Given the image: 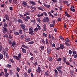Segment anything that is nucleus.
Here are the masks:
<instances>
[{"mask_svg":"<svg viewBox=\"0 0 77 77\" xmlns=\"http://www.w3.org/2000/svg\"><path fill=\"white\" fill-rule=\"evenodd\" d=\"M49 21V19L48 17H45L43 18V22L46 23L48 22Z\"/></svg>","mask_w":77,"mask_h":77,"instance_id":"1","label":"nucleus"},{"mask_svg":"<svg viewBox=\"0 0 77 77\" xmlns=\"http://www.w3.org/2000/svg\"><path fill=\"white\" fill-rule=\"evenodd\" d=\"M63 68V67L61 66H59L57 68V70L60 72H62V70L61 69Z\"/></svg>","mask_w":77,"mask_h":77,"instance_id":"2","label":"nucleus"},{"mask_svg":"<svg viewBox=\"0 0 77 77\" xmlns=\"http://www.w3.org/2000/svg\"><path fill=\"white\" fill-rule=\"evenodd\" d=\"M47 52L48 54H50L51 52V48L50 47H47Z\"/></svg>","mask_w":77,"mask_h":77,"instance_id":"3","label":"nucleus"},{"mask_svg":"<svg viewBox=\"0 0 77 77\" xmlns=\"http://www.w3.org/2000/svg\"><path fill=\"white\" fill-rule=\"evenodd\" d=\"M3 29L2 30V32L3 33L5 34L6 32H8L7 29L3 27Z\"/></svg>","mask_w":77,"mask_h":77,"instance_id":"4","label":"nucleus"},{"mask_svg":"<svg viewBox=\"0 0 77 77\" xmlns=\"http://www.w3.org/2000/svg\"><path fill=\"white\" fill-rule=\"evenodd\" d=\"M34 32V31H33V28H30L29 29V32H28L29 33H33Z\"/></svg>","mask_w":77,"mask_h":77,"instance_id":"5","label":"nucleus"},{"mask_svg":"<svg viewBox=\"0 0 77 77\" xmlns=\"http://www.w3.org/2000/svg\"><path fill=\"white\" fill-rule=\"evenodd\" d=\"M41 68L39 66L38 67V69L36 70V72H38V73H41Z\"/></svg>","mask_w":77,"mask_h":77,"instance_id":"6","label":"nucleus"},{"mask_svg":"<svg viewBox=\"0 0 77 77\" xmlns=\"http://www.w3.org/2000/svg\"><path fill=\"white\" fill-rule=\"evenodd\" d=\"M25 42H28L30 41V38H25Z\"/></svg>","mask_w":77,"mask_h":77,"instance_id":"7","label":"nucleus"},{"mask_svg":"<svg viewBox=\"0 0 77 77\" xmlns=\"http://www.w3.org/2000/svg\"><path fill=\"white\" fill-rule=\"evenodd\" d=\"M29 3L34 5H36V3L35 2H33V1H29Z\"/></svg>","mask_w":77,"mask_h":77,"instance_id":"8","label":"nucleus"},{"mask_svg":"<svg viewBox=\"0 0 77 77\" xmlns=\"http://www.w3.org/2000/svg\"><path fill=\"white\" fill-rule=\"evenodd\" d=\"M20 26L23 29H24L26 27L25 26L24 24H21L20 25Z\"/></svg>","mask_w":77,"mask_h":77,"instance_id":"9","label":"nucleus"},{"mask_svg":"<svg viewBox=\"0 0 77 77\" xmlns=\"http://www.w3.org/2000/svg\"><path fill=\"white\" fill-rule=\"evenodd\" d=\"M21 48L22 49V52L24 54L26 53V51L25 49L23 48L22 47H21Z\"/></svg>","mask_w":77,"mask_h":77,"instance_id":"10","label":"nucleus"},{"mask_svg":"<svg viewBox=\"0 0 77 77\" xmlns=\"http://www.w3.org/2000/svg\"><path fill=\"white\" fill-rule=\"evenodd\" d=\"M60 49H63L64 48V45H62L61 44H60Z\"/></svg>","mask_w":77,"mask_h":77,"instance_id":"11","label":"nucleus"},{"mask_svg":"<svg viewBox=\"0 0 77 77\" xmlns=\"http://www.w3.org/2000/svg\"><path fill=\"white\" fill-rule=\"evenodd\" d=\"M13 57L14 59L17 60H20V59L19 58H18V57L17 56L14 55L13 56Z\"/></svg>","mask_w":77,"mask_h":77,"instance_id":"12","label":"nucleus"},{"mask_svg":"<svg viewBox=\"0 0 77 77\" xmlns=\"http://www.w3.org/2000/svg\"><path fill=\"white\" fill-rule=\"evenodd\" d=\"M17 21L19 23H23V21L21 19H18L17 20Z\"/></svg>","mask_w":77,"mask_h":77,"instance_id":"13","label":"nucleus"},{"mask_svg":"<svg viewBox=\"0 0 77 77\" xmlns=\"http://www.w3.org/2000/svg\"><path fill=\"white\" fill-rule=\"evenodd\" d=\"M14 34L15 35H19L20 33L17 32H14Z\"/></svg>","mask_w":77,"mask_h":77,"instance_id":"14","label":"nucleus"},{"mask_svg":"<svg viewBox=\"0 0 77 77\" xmlns=\"http://www.w3.org/2000/svg\"><path fill=\"white\" fill-rule=\"evenodd\" d=\"M40 48L41 49V50L42 51L44 50V47L43 46H41L40 47Z\"/></svg>","mask_w":77,"mask_h":77,"instance_id":"15","label":"nucleus"},{"mask_svg":"<svg viewBox=\"0 0 77 77\" xmlns=\"http://www.w3.org/2000/svg\"><path fill=\"white\" fill-rule=\"evenodd\" d=\"M65 45H66V46L68 47L70 46V44H69L68 43L66 42H65Z\"/></svg>","mask_w":77,"mask_h":77,"instance_id":"16","label":"nucleus"},{"mask_svg":"<svg viewBox=\"0 0 77 77\" xmlns=\"http://www.w3.org/2000/svg\"><path fill=\"white\" fill-rule=\"evenodd\" d=\"M18 56L19 59H20L22 57H21V53L19 54H18Z\"/></svg>","mask_w":77,"mask_h":77,"instance_id":"17","label":"nucleus"},{"mask_svg":"<svg viewBox=\"0 0 77 77\" xmlns=\"http://www.w3.org/2000/svg\"><path fill=\"white\" fill-rule=\"evenodd\" d=\"M23 31L26 32H28V29L27 28H26L25 29H23Z\"/></svg>","mask_w":77,"mask_h":77,"instance_id":"18","label":"nucleus"},{"mask_svg":"<svg viewBox=\"0 0 77 77\" xmlns=\"http://www.w3.org/2000/svg\"><path fill=\"white\" fill-rule=\"evenodd\" d=\"M9 74L8 73H5L4 75V76H5L6 77H7L9 76Z\"/></svg>","mask_w":77,"mask_h":77,"instance_id":"19","label":"nucleus"},{"mask_svg":"<svg viewBox=\"0 0 77 77\" xmlns=\"http://www.w3.org/2000/svg\"><path fill=\"white\" fill-rule=\"evenodd\" d=\"M63 61L64 62V63H66V58L65 57H63Z\"/></svg>","mask_w":77,"mask_h":77,"instance_id":"20","label":"nucleus"},{"mask_svg":"<svg viewBox=\"0 0 77 77\" xmlns=\"http://www.w3.org/2000/svg\"><path fill=\"white\" fill-rule=\"evenodd\" d=\"M13 2L14 3H15V4H17L18 3V1H17V0H13Z\"/></svg>","mask_w":77,"mask_h":77,"instance_id":"21","label":"nucleus"},{"mask_svg":"<svg viewBox=\"0 0 77 77\" xmlns=\"http://www.w3.org/2000/svg\"><path fill=\"white\" fill-rule=\"evenodd\" d=\"M3 55L2 54H1L0 55V58L1 59H3Z\"/></svg>","mask_w":77,"mask_h":77,"instance_id":"22","label":"nucleus"},{"mask_svg":"<svg viewBox=\"0 0 77 77\" xmlns=\"http://www.w3.org/2000/svg\"><path fill=\"white\" fill-rule=\"evenodd\" d=\"M45 74L47 76H49V74L48 72H45Z\"/></svg>","mask_w":77,"mask_h":77,"instance_id":"23","label":"nucleus"},{"mask_svg":"<svg viewBox=\"0 0 77 77\" xmlns=\"http://www.w3.org/2000/svg\"><path fill=\"white\" fill-rule=\"evenodd\" d=\"M8 26V25L6 23H5L4 24V27H5V28H7V27Z\"/></svg>","mask_w":77,"mask_h":77,"instance_id":"24","label":"nucleus"},{"mask_svg":"<svg viewBox=\"0 0 77 77\" xmlns=\"http://www.w3.org/2000/svg\"><path fill=\"white\" fill-rule=\"evenodd\" d=\"M65 41L67 42H70V40L68 38H66V39Z\"/></svg>","mask_w":77,"mask_h":77,"instance_id":"25","label":"nucleus"},{"mask_svg":"<svg viewBox=\"0 0 77 77\" xmlns=\"http://www.w3.org/2000/svg\"><path fill=\"white\" fill-rule=\"evenodd\" d=\"M38 29L37 28H35L34 29V32H37V31H38Z\"/></svg>","mask_w":77,"mask_h":77,"instance_id":"26","label":"nucleus"},{"mask_svg":"<svg viewBox=\"0 0 77 77\" xmlns=\"http://www.w3.org/2000/svg\"><path fill=\"white\" fill-rule=\"evenodd\" d=\"M6 57L8 59H9V58L8 54V53H6Z\"/></svg>","mask_w":77,"mask_h":77,"instance_id":"27","label":"nucleus"},{"mask_svg":"<svg viewBox=\"0 0 77 77\" xmlns=\"http://www.w3.org/2000/svg\"><path fill=\"white\" fill-rule=\"evenodd\" d=\"M4 17L5 18H9V16H8V14H5V16Z\"/></svg>","mask_w":77,"mask_h":77,"instance_id":"28","label":"nucleus"},{"mask_svg":"<svg viewBox=\"0 0 77 77\" xmlns=\"http://www.w3.org/2000/svg\"><path fill=\"white\" fill-rule=\"evenodd\" d=\"M19 32L20 34H22L23 33V31L21 29H20L19 30Z\"/></svg>","mask_w":77,"mask_h":77,"instance_id":"29","label":"nucleus"},{"mask_svg":"<svg viewBox=\"0 0 77 77\" xmlns=\"http://www.w3.org/2000/svg\"><path fill=\"white\" fill-rule=\"evenodd\" d=\"M4 71L5 73H7L8 72V69H4Z\"/></svg>","mask_w":77,"mask_h":77,"instance_id":"30","label":"nucleus"},{"mask_svg":"<svg viewBox=\"0 0 77 77\" xmlns=\"http://www.w3.org/2000/svg\"><path fill=\"white\" fill-rule=\"evenodd\" d=\"M50 26L51 27H53L54 26V24H52L50 25Z\"/></svg>","mask_w":77,"mask_h":77,"instance_id":"31","label":"nucleus"},{"mask_svg":"<svg viewBox=\"0 0 77 77\" xmlns=\"http://www.w3.org/2000/svg\"><path fill=\"white\" fill-rule=\"evenodd\" d=\"M33 43H34V42H33V41L30 42L28 43L30 45H32Z\"/></svg>","mask_w":77,"mask_h":77,"instance_id":"32","label":"nucleus"},{"mask_svg":"<svg viewBox=\"0 0 77 77\" xmlns=\"http://www.w3.org/2000/svg\"><path fill=\"white\" fill-rule=\"evenodd\" d=\"M6 66L8 68H11V65L10 64L7 65Z\"/></svg>","mask_w":77,"mask_h":77,"instance_id":"33","label":"nucleus"},{"mask_svg":"<svg viewBox=\"0 0 77 77\" xmlns=\"http://www.w3.org/2000/svg\"><path fill=\"white\" fill-rule=\"evenodd\" d=\"M24 37H25V35H22L21 36L20 38L21 39H23V38H24Z\"/></svg>","mask_w":77,"mask_h":77,"instance_id":"34","label":"nucleus"},{"mask_svg":"<svg viewBox=\"0 0 77 77\" xmlns=\"http://www.w3.org/2000/svg\"><path fill=\"white\" fill-rule=\"evenodd\" d=\"M30 14L29 13H25V14H24V16H26L27 15H30Z\"/></svg>","mask_w":77,"mask_h":77,"instance_id":"35","label":"nucleus"},{"mask_svg":"<svg viewBox=\"0 0 77 77\" xmlns=\"http://www.w3.org/2000/svg\"><path fill=\"white\" fill-rule=\"evenodd\" d=\"M57 21L59 22L61 21V17H58L57 19Z\"/></svg>","mask_w":77,"mask_h":77,"instance_id":"36","label":"nucleus"},{"mask_svg":"<svg viewBox=\"0 0 77 77\" xmlns=\"http://www.w3.org/2000/svg\"><path fill=\"white\" fill-rule=\"evenodd\" d=\"M31 71H32V69L30 68L29 69L28 71V73H30L31 72Z\"/></svg>","mask_w":77,"mask_h":77,"instance_id":"37","label":"nucleus"},{"mask_svg":"<svg viewBox=\"0 0 77 77\" xmlns=\"http://www.w3.org/2000/svg\"><path fill=\"white\" fill-rule=\"evenodd\" d=\"M3 49V47L2 45H0V51H2Z\"/></svg>","mask_w":77,"mask_h":77,"instance_id":"38","label":"nucleus"},{"mask_svg":"<svg viewBox=\"0 0 77 77\" xmlns=\"http://www.w3.org/2000/svg\"><path fill=\"white\" fill-rule=\"evenodd\" d=\"M9 60L12 63H14V60L12 59H10Z\"/></svg>","mask_w":77,"mask_h":77,"instance_id":"39","label":"nucleus"},{"mask_svg":"<svg viewBox=\"0 0 77 77\" xmlns=\"http://www.w3.org/2000/svg\"><path fill=\"white\" fill-rule=\"evenodd\" d=\"M45 42L47 44H48L49 43L48 42V39H47L45 40Z\"/></svg>","mask_w":77,"mask_h":77,"instance_id":"40","label":"nucleus"},{"mask_svg":"<svg viewBox=\"0 0 77 77\" xmlns=\"http://www.w3.org/2000/svg\"><path fill=\"white\" fill-rule=\"evenodd\" d=\"M19 15L20 17H23L24 15H22V14H20V13H19Z\"/></svg>","mask_w":77,"mask_h":77,"instance_id":"41","label":"nucleus"},{"mask_svg":"<svg viewBox=\"0 0 77 77\" xmlns=\"http://www.w3.org/2000/svg\"><path fill=\"white\" fill-rule=\"evenodd\" d=\"M3 53L4 54V56H5L6 55V51H3Z\"/></svg>","mask_w":77,"mask_h":77,"instance_id":"42","label":"nucleus"},{"mask_svg":"<svg viewBox=\"0 0 77 77\" xmlns=\"http://www.w3.org/2000/svg\"><path fill=\"white\" fill-rule=\"evenodd\" d=\"M52 60H53V59L51 57H50L49 59V60L50 61H51Z\"/></svg>","mask_w":77,"mask_h":77,"instance_id":"43","label":"nucleus"},{"mask_svg":"<svg viewBox=\"0 0 77 77\" xmlns=\"http://www.w3.org/2000/svg\"><path fill=\"white\" fill-rule=\"evenodd\" d=\"M0 74H1V76H2V75H4L5 74V73L4 72H1Z\"/></svg>","mask_w":77,"mask_h":77,"instance_id":"44","label":"nucleus"},{"mask_svg":"<svg viewBox=\"0 0 77 77\" xmlns=\"http://www.w3.org/2000/svg\"><path fill=\"white\" fill-rule=\"evenodd\" d=\"M22 47H23L25 49L27 47V46H25V45H23L22 46Z\"/></svg>","mask_w":77,"mask_h":77,"instance_id":"45","label":"nucleus"},{"mask_svg":"<svg viewBox=\"0 0 77 77\" xmlns=\"http://www.w3.org/2000/svg\"><path fill=\"white\" fill-rule=\"evenodd\" d=\"M26 18L28 20H29L30 18V16H27L26 17Z\"/></svg>","mask_w":77,"mask_h":77,"instance_id":"46","label":"nucleus"},{"mask_svg":"<svg viewBox=\"0 0 77 77\" xmlns=\"http://www.w3.org/2000/svg\"><path fill=\"white\" fill-rule=\"evenodd\" d=\"M16 43H12L11 45V46H12V48L14 47V45H16Z\"/></svg>","mask_w":77,"mask_h":77,"instance_id":"47","label":"nucleus"},{"mask_svg":"<svg viewBox=\"0 0 77 77\" xmlns=\"http://www.w3.org/2000/svg\"><path fill=\"white\" fill-rule=\"evenodd\" d=\"M9 9L10 11H12L13 10V8L12 7H9Z\"/></svg>","mask_w":77,"mask_h":77,"instance_id":"48","label":"nucleus"},{"mask_svg":"<svg viewBox=\"0 0 77 77\" xmlns=\"http://www.w3.org/2000/svg\"><path fill=\"white\" fill-rule=\"evenodd\" d=\"M69 53L70 55H71L72 53V51L71 50H69Z\"/></svg>","mask_w":77,"mask_h":77,"instance_id":"49","label":"nucleus"},{"mask_svg":"<svg viewBox=\"0 0 77 77\" xmlns=\"http://www.w3.org/2000/svg\"><path fill=\"white\" fill-rule=\"evenodd\" d=\"M23 4L25 5V6H26L27 5V3L26 2H23Z\"/></svg>","mask_w":77,"mask_h":77,"instance_id":"50","label":"nucleus"},{"mask_svg":"<svg viewBox=\"0 0 77 77\" xmlns=\"http://www.w3.org/2000/svg\"><path fill=\"white\" fill-rule=\"evenodd\" d=\"M16 69L17 70V71H18V72H20V69L19 68H18V67Z\"/></svg>","mask_w":77,"mask_h":77,"instance_id":"51","label":"nucleus"},{"mask_svg":"<svg viewBox=\"0 0 77 77\" xmlns=\"http://www.w3.org/2000/svg\"><path fill=\"white\" fill-rule=\"evenodd\" d=\"M34 52H35V54H38V50H35L34 51Z\"/></svg>","mask_w":77,"mask_h":77,"instance_id":"52","label":"nucleus"},{"mask_svg":"<svg viewBox=\"0 0 77 77\" xmlns=\"http://www.w3.org/2000/svg\"><path fill=\"white\" fill-rule=\"evenodd\" d=\"M38 8L40 10L43 11V9L42 8H41V7H38Z\"/></svg>","mask_w":77,"mask_h":77,"instance_id":"53","label":"nucleus"},{"mask_svg":"<svg viewBox=\"0 0 77 77\" xmlns=\"http://www.w3.org/2000/svg\"><path fill=\"white\" fill-rule=\"evenodd\" d=\"M5 4H2V5H1L0 7H5Z\"/></svg>","mask_w":77,"mask_h":77,"instance_id":"54","label":"nucleus"},{"mask_svg":"<svg viewBox=\"0 0 77 77\" xmlns=\"http://www.w3.org/2000/svg\"><path fill=\"white\" fill-rule=\"evenodd\" d=\"M13 71L12 70H11L10 71V74H13Z\"/></svg>","mask_w":77,"mask_h":77,"instance_id":"55","label":"nucleus"},{"mask_svg":"<svg viewBox=\"0 0 77 77\" xmlns=\"http://www.w3.org/2000/svg\"><path fill=\"white\" fill-rule=\"evenodd\" d=\"M50 7V5H47L46 7L47 8H49Z\"/></svg>","mask_w":77,"mask_h":77,"instance_id":"56","label":"nucleus"},{"mask_svg":"<svg viewBox=\"0 0 77 77\" xmlns=\"http://www.w3.org/2000/svg\"><path fill=\"white\" fill-rule=\"evenodd\" d=\"M34 65L35 66H36L38 65V63L37 62H35L34 63Z\"/></svg>","mask_w":77,"mask_h":77,"instance_id":"57","label":"nucleus"},{"mask_svg":"<svg viewBox=\"0 0 77 77\" xmlns=\"http://www.w3.org/2000/svg\"><path fill=\"white\" fill-rule=\"evenodd\" d=\"M61 59L60 58H59L57 59V61H58L59 62V61H61Z\"/></svg>","mask_w":77,"mask_h":77,"instance_id":"58","label":"nucleus"},{"mask_svg":"<svg viewBox=\"0 0 77 77\" xmlns=\"http://www.w3.org/2000/svg\"><path fill=\"white\" fill-rule=\"evenodd\" d=\"M43 35L45 37H46L47 36V35L45 33H43Z\"/></svg>","mask_w":77,"mask_h":77,"instance_id":"59","label":"nucleus"},{"mask_svg":"<svg viewBox=\"0 0 77 77\" xmlns=\"http://www.w3.org/2000/svg\"><path fill=\"white\" fill-rule=\"evenodd\" d=\"M9 43L11 44H12V42H11V40H9Z\"/></svg>","mask_w":77,"mask_h":77,"instance_id":"60","label":"nucleus"},{"mask_svg":"<svg viewBox=\"0 0 77 77\" xmlns=\"http://www.w3.org/2000/svg\"><path fill=\"white\" fill-rule=\"evenodd\" d=\"M43 14L45 16H47V14L45 12H43Z\"/></svg>","mask_w":77,"mask_h":77,"instance_id":"61","label":"nucleus"},{"mask_svg":"<svg viewBox=\"0 0 77 77\" xmlns=\"http://www.w3.org/2000/svg\"><path fill=\"white\" fill-rule=\"evenodd\" d=\"M54 71L57 74V73H58V72L57 71L56 69H55Z\"/></svg>","mask_w":77,"mask_h":77,"instance_id":"62","label":"nucleus"},{"mask_svg":"<svg viewBox=\"0 0 77 77\" xmlns=\"http://www.w3.org/2000/svg\"><path fill=\"white\" fill-rule=\"evenodd\" d=\"M52 47H53V48H54L55 47V45L53 43V44H52Z\"/></svg>","mask_w":77,"mask_h":77,"instance_id":"63","label":"nucleus"},{"mask_svg":"<svg viewBox=\"0 0 77 77\" xmlns=\"http://www.w3.org/2000/svg\"><path fill=\"white\" fill-rule=\"evenodd\" d=\"M74 57V58H76L77 57V54H76V55H75Z\"/></svg>","mask_w":77,"mask_h":77,"instance_id":"64","label":"nucleus"}]
</instances>
